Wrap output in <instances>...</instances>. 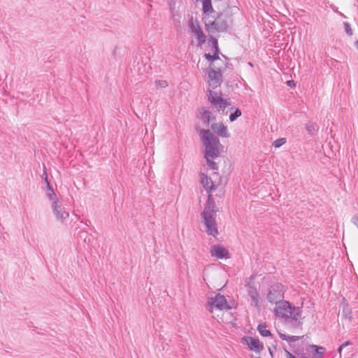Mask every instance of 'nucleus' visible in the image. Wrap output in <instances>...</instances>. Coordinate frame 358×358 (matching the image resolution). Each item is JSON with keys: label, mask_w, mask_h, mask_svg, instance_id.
<instances>
[{"label": "nucleus", "mask_w": 358, "mask_h": 358, "mask_svg": "<svg viewBox=\"0 0 358 358\" xmlns=\"http://www.w3.org/2000/svg\"><path fill=\"white\" fill-rule=\"evenodd\" d=\"M217 212H219V209L216 206L213 196L211 194H208L207 201L201 216L206 227V232L209 236H212L215 238L219 234L215 220L216 213Z\"/></svg>", "instance_id": "f257e3e1"}, {"label": "nucleus", "mask_w": 358, "mask_h": 358, "mask_svg": "<svg viewBox=\"0 0 358 358\" xmlns=\"http://www.w3.org/2000/svg\"><path fill=\"white\" fill-rule=\"evenodd\" d=\"M274 313L275 316L283 318L287 322L294 321L296 324V327H301L303 324L298 320L302 313L301 308L294 306L288 301L284 300L276 306Z\"/></svg>", "instance_id": "f03ea898"}, {"label": "nucleus", "mask_w": 358, "mask_h": 358, "mask_svg": "<svg viewBox=\"0 0 358 358\" xmlns=\"http://www.w3.org/2000/svg\"><path fill=\"white\" fill-rule=\"evenodd\" d=\"M200 137L205 148L203 157H210L211 159L218 157L220 155V148H222L219 138L209 129H205L200 130Z\"/></svg>", "instance_id": "7ed1b4c3"}, {"label": "nucleus", "mask_w": 358, "mask_h": 358, "mask_svg": "<svg viewBox=\"0 0 358 358\" xmlns=\"http://www.w3.org/2000/svg\"><path fill=\"white\" fill-rule=\"evenodd\" d=\"M285 286L280 282L272 285L268 289L266 299L271 303H275L278 306L284 301Z\"/></svg>", "instance_id": "20e7f679"}, {"label": "nucleus", "mask_w": 358, "mask_h": 358, "mask_svg": "<svg viewBox=\"0 0 358 358\" xmlns=\"http://www.w3.org/2000/svg\"><path fill=\"white\" fill-rule=\"evenodd\" d=\"M206 306L207 310L210 312H213L214 308L220 310H229L232 308L227 303L225 296L220 293L217 294L214 297L208 298Z\"/></svg>", "instance_id": "39448f33"}, {"label": "nucleus", "mask_w": 358, "mask_h": 358, "mask_svg": "<svg viewBox=\"0 0 358 358\" xmlns=\"http://www.w3.org/2000/svg\"><path fill=\"white\" fill-rule=\"evenodd\" d=\"M207 76L208 85L213 90L220 86L223 82L222 71L220 68H216L215 64L209 65L207 69Z\"/></svg>", "instance_id": "423d86ee"}, {"label": "nucleus", "mask_w": 358, "mask_h": 358, "mask_svg": "<svg viewBox=\"0 0 358 358\" xmlns=\"http://www.w3.org/2000/svg\"><path fill=\"white\" fill-rule=\"evenodd\" d=\"M207 96L208 101L215 106L217 110L224 111L231 104L226 99L222 97L221 92L218 95L217 92H213L212 90L208 89L207 90Z\"/></svg>", "instance_id": "0eeeda50"}, {"label": "nucleus", "mask_w": 358, "mask_h": 358, "mask_svg": "<svg viewBox=\"0 0 358 358\" xmlns=\"http://www.w3.org/2000/svg\"><path fill=\"white\" fill-rule=\"evenodd\" d=\"M241 343L248 345L250 350L255 353H260L264 349V344L257 337L243 336Z\"/></svg>", "instance_id": "6e6552de"}, {"label": "nucleus", "mask_w": 358, "mask_h": 358, "mask_svg": "<svg viewBox=\"0 0 358 358\" xmlns=\"http://www.w3.org/2000/svg\"><path fill=\"white\" fill-rule=\"evenodd\" d=\"M305 350L310 358H323L326 352V348L324 347L314 344L307 345Z\"/></svg>", "instance_id": "1a4fd4ad"}, {"label": "nucleus", "mask_w": 358, "mask_h": 358, "mask_svg": "<svg viewBox=\"0 0 358 358\" xmlns=\"http://www.w3.org/2000/svg\"><path fill=\"white\" fill-rule=\"evenodd\" d=\"M52 208L57 220L62 223H64L69 216V213L64 210L62 206L59 203V201H55L52 203Z\"/></svg>", "instance_id": "9d476101"}, {"label": "nucleus", "mask_w": 358, "mask_h": 358, "mask_svg": "<svg viewBox=\"0 0 358 358\" xmlns=\"http://www.w3.org/2000/svg\"><path fill=\"white\" fill-rule=\"evenodd\" d=\"M210 254L212 257H215L220 259H229L230 253L228 250L221 245H214L210 247Z\"/></svg>", "instance_id": "9b49d317"}, {"label": "nucleus", "mask_w": 358, "mask_h": 358, "mask_svg": "<svg viewBox=\"0 0 358 358\" xmlns=\"http://www.w3.org/2000/svg\"><path fill=\"white\" fill-rule=\"evenodd\" d=\"M199 176L200 182L203 187L208 193L211 194V192L215 189L211 178L208 177V176L203 173H200Z\"/></svg>", "instance_id": "f8f14e48"}, {"label": "nucleus", "mask_w": 358, "mask_h": 358, "mask_svg": "<svg viewBox=\"0 0 358 358\" xmlns=\"http://www.w3.org/2000/svg\"><path fill=\"white\" fill-rule=\"evenodd\" d=\"M224 13L222 12H217L215 17V20L217 22L219 32H227L229 29V22L227 17H224Z\"/></svg>", "instance_id": "ddd939ff"}, {"label": "nucleus", "mask_w": 358, "mask_h": 358, "mask_svg": "<svg viewBox=\"0 0 358 358\" xmlns=\"http://www.w3.org/2000/svg\"><path fill=\"white\" fill-rule=\"evenodd\" d=\"M211 129L218 136L228 138L230 136L227 127L222 122L213 123Z\"/></svg>", "instance_id": "4468645a"}, {"label": "nucleus", "mask_w": 358, "mask_h": 358, "mask_svg": "<svg viewBox=\"0 0 358 358\" xmlns=\"http://www.w3.org/2000/svg\"><path fill=\"white\" fill-rule=\"evenodd\" d=\"M208 16L205 15L203 17L204 24H205V29L208 32H213L215 31L219 32V29L217 28L218 24L217 20L215 19V20L210 21L208 20Z\"/></svg>", "instance_id": "2eb2a0df"}, {"label": "nucleus", "mask_w": 358, "mask_h": 358, "mask_svg": "<svg viewBox=\"0 0 358 358\" xmlns=\"http://www.w3.org/2000/svg\"><path fill=\"white\" fill-rule=\"evenodd\" d=\"M202 2V12L205 15H208L209 13H215L213 5L212 0H201Z\"/></svg>", "instance_id": "dca6fc26"}, {"label": "nucleus", "mask_w": 358, "mask_h": 358, "mask_svg": "<svg viewBox=\"0 0 358 358\" xmlns=\"http://www.w3.org/2000/svg\"><path fill=\"white\" fill-rule=\"evenodd\" d=\"M266 328V322H264V323L259 324L257 329L262 336L273 338V335L271 334V332L269 330H267Z\"/></svg>", "instance_id": "f3484780"}, {"label": "nucleus", "mask_w": 358, "mask_h": 358, "mask_svg": "<svg viewBox=\"0 0 358 358\" xmlns=\"http://www.w3.org/2000/svg\"><path fill=\"white\" fill-rule=\"evenodd\" d=\"M195 36L197 39V45L201 46L206 43L207 37L202 31L201 27H197L196 32H195Z\"/></svg>", "instance_id": "a211bd4d"}, {"label": "nucleus", "mask_w": 358, "mask_h": 358, "mask_svg": "<svg viewBox=\"0 0 358 358\" xmlns=\"http://www.w3.org/2000/svg\"><path fill=\"white\" fill-rule=\"evenodd\" d=\"M45 191L47 197L50 200L52 201V202L55 201H58L57 196L56 193L55 192L53 187L50 185V183H48V185L45 186Z\"/></svg>", "instance_id": "6ab92c4d"}, {"label": "nucleus", "mask_w": 358, "mask_h": 358, "mask_svg": "<svg viewBox=\"0 0 358 358\" xmlns=\"http://www.w3.org/2000/svg\"><path fill=\"white\" fill-rule=\"evenodd\" d=\"M208 44L211 46L213 52H220V49L218 44V40L214 36L210 35L208 38Z\"/></svg>", "instance_id": "aec40b11"}, {"label": "nucleus", "mask_w": 358, "mask_h": 358, "mask_svg": "<svg viewBox=\"0 0 358 358\" xmlns=\"http://www.w3.org/2000/svg\"><path fill=\"white\" fill-rule=\"evenodd\" d=\"M318 129L319 127L315 122H309L306 124V129L310 136H313Z\"/></svg>", "instance_id": "412c9836"}, {"label": "nucleus", "mask_w": 358, "mask_h": 358, "mask_svg": "<svg viewBox=\"0 0 358 358\" xmlns=\"http://www.w3.org/2000/svg\"><path fill=\"white\" fill-rule=\"evenodd\" d=\"M278 335L281 339L287 341L288 342H295L303 338V336H289L280 332H278Z\"/></svg>", "instance_id": "4be33fe9"}, {"label": "nucleus", "mask_w": 358, "mask_h": 358, "mask_svg": "<svg viewBox=\"0 0 358 358\" xmlns=\"http://www.w3.org/2000/svg\"><path fill=\"white\" fill-rule=\"evenodd\" d=\"M212 113L208 110L203 108V112L201 114V118L203 123L206 124H209L210 123V117H211Z\"/></svg>", "instance_id": "5701e85b"}, {"label": "nucleus", "mask_w": 358, "mask_h": 358, "mask_svg": "<svg viewBox=\"0 0 358 358\" xmlns=\"http://www.w3.org/2000/svg\"><path fill=\"white\" fill-rule=\"evenodd\" d=\"M231 110L234 109V111L231 113V114L229 115V120H230L231 122H234L239 117L241 116L242 112H241V110L238 108H234V107H231Z\"/></svg>", "instance_id": "b1692460"}, {"label": "nucleus", "mask_w": 358, "mask_h": 358, "mask_svg": "<svg viewBox=\"0 0 358 358\" xmlns=\"http://www.w3.org/2000/svg\"><path fill=\"white\" fill-rule=\"evenodd\" d=\"M293 348H295V345L292 346ZM294 353H295L299 358H310L309 356H308V353H306V351L304 352L303 349L297 347L295 349H293Z\"/></svg>", "instance_id": "393cba45"}, {"label": "nucleus", "mask_w": 358, "mask_h": 358, "mask_svg": "<svg viewBox=\"0 0 358 358\" xmlns=\"http://www.w3.org/2000/svg\"><path fill=\"white\" fill-rule=\"evenodd\" d=\"M248 293L249 296L259 295L257 287L254 284L248 283Z\"/></svg>", "instance_id": "a878e982"}, {"label": "nucleus", "mask_w": 358, "mask_h": 358, "mask_svg": "<svg viewBox=\"0 0 358 358\" xmlns=\"http://www.w3.org/2000/svg\"><path fill=\"white\" fill-rule=\"evenodd\" d=\"M206 160L207 165L213 170H218V164L213 161L210 157H204Z\"/></svg>", "instance_id": "bb28decb"}, {"label": "nucleus", "mask_w": 358, "mask_h": 358, "mask_svg": "<svg viewBox=\"0 0 358 358\" xmlns=\"http://www.w3.org/2000/svg\"><path fill=\"white\" fill-rule=\"evenodd\" d=\"M250 299H252V302H253V305L255 308H259L260 307V302L262 301V299L261 298L259 297V295H256V296H250Z\"/></svg>", "instance_id": "cd10ccee"}, {"label": "nucleus", "mask_w": 358, "mask_h": 358, "mask_svg": "<svg viewBox=\"0 0 358 358\" xmlns=\"http://www.w3.org/2000/svg\"><path fill=\"white\" fill-rule=\"evenodd\" d=\"M285 143H286L285 138H280L273 141V146H274L275 148H278L280 146H282V145H284Z\"/></svg>", "instance_id": "c85d7f7f"}, {"label": "nucleus", "mask_w": 358, "mask_h": 358, "mask_svg": "<svg viewBox=\"0 0 358 358\" xmlns=\"http://www.w3.org/2000/svg\"><path fill=\"white\" fill-rule=\"evenodd\" d=\"M196 22V24L195 25L193 22L192 18L189 21V27L191 29V31L192 33H194V34H195V32H196L197 27H200L197 20Z\"/></svg>", "instance_id": "c756f323"}, {"label": "nucleus", "mask_w": 358, "mask_h": 358, "mask_svg": "<svg viewBox=\"0 0 358 358\" xmlns=\"http://www.w3.org/2000/svg\"><path fill=\"white\" fill-rule=\"evenodd\" d=\"M41 177H42V180L44 181V182L45 183L46 185H48V183H50V182L48 180L47 169H46V167L45 165H43V174H42Z\"/></svg>", "instance_id": "7c9ffc66"}, {"label": "nucleus", "mask_w": 358, "mask_h": 358, "mask_svg": "<svg viewBox=\"0 0 358 358\" xmlns=\"http://www.w3.org/2000/svg\"><path fill=\"white\" fill-rule=\"evenodd\" d=\"M155 84L157 87H160L162 88H165L166 87H168V82L166 80H156L155 82Z\"/></svg>", "instance_id": "2f4dec72"}, {"label": "nucleus", "mask_w": 358, "mask_h": 358, "mask_svg": "<svg viewBox=\"0 0 358 358\" xmlns=\"http://www.w3.org/2000/svg\"><path fill=\"white\" fill-rule=\"evenodd\" d=\"M344 28L346 34L348 36L352 35V30L351 29L350 24L348 22H344Z\"/></svg>", "instance_id": "473e14b6"}, {"label": "nucleus", "mask_w": 358, "mask_h": 358, "mask_svg": "<svg viewBox=\"0 0 358 358\" xmlns=\"http://www.w3.org/2000/svg\"><path fill=\"white\" fill-rule=\"evenodd\" d=\"M203 57L210 62V65L214 64L213 62H215V59H213V57L210 53H204Z\"/></svg>", "instance_id": "72a5a7b5"}, {"label": "nucleus", "mask_w": 358, "mask_h": 358, "mask_svg": "<svg viewBox=\"0 0 358 358\" xmlns=\"http://www.w3.org/2000/svg\"><path fill=\"white\" fill-rule=\"evenodd\" d=\"M350 310L348 308V306L346 305V306H343L342 315L343 317H347L348 314H350Z\"/></svg>", "instance_id": "f704fd0d"}, {"label": "nucleus", "mask_w": 358, "mask_h": 358, "mask_svg": "<svg viewBox=\"0 0 358 358\" xmlns=\"http://www.w3.org/2000/svg\"><path fill=\"white\" fill-rule=\"evenodd\" d=\"M221 52H213V54L212 55V56L213 57V59H215V61H217V60H219L220 59V55H221Z\"/></svg>", "instance_id": "c9c22d12"}, {"label": "nucleus", "mask_w": 358, "mask_h": 358, "mask_svg": "<svg viewBox=\"0 0 358 358\" xmlns=\"http://www.w3.org/2000/svg\"><path fill=\"white\" fill-rule=\"evenodd\" d=\"M352 222L358 228V215H355L352 217Z\"/></svg>", "instance_id": "e433bc0d"}, {"label": "nucleus", "mask_w": 358, "mask_h": 358, "mask_svg": "<svg viewBox=\"0 0 358 358\" xmlns=\"http://www.w3.org/2000/svg\"><path fill=\"white\" fill-rule=\"evenodd\" d=\"M350 343V342L349 341H345L338 348V351L340 352L344 347L348 345Z\"/></svg>", "instance_id": "4c0bfd02"}, {"label": "nucleus", "mask_w": 358, "mask_h": 358, "mask_svg": "<svg viewBox=\"0 0 358 358\" xmlns=\"http://www.w3.org/2000/svg\"><path fill=\"white\" fill-rule=\"evenodd\" d=\"M287 358H296L290 352L284 348Z\"/></svg>", "instance_id": "58836bf2"}, {"label": "nucleus", "mask_w": 358, "mask_h": 358, "mask_svg": "<svg viewBox=\"0 0 358 358\" xmlns=\"http://www.w3.org/2000/svg\"><path fill=\"white\" fill-rule=\"evenodd\" d=\"M287 86L290 87H295V83L293 80H288L287 81Z\"/></svg>", "instance_id": "ea45409f"}, {"label": "nucleus", "mask_w": 358, "mask_h": 358, "mask_svg": "<svg viewBox=\"0 0 358 358\" xmlns=\"http://www.w3.org/2000/svg\"><path fill=\"white\" fill-rule=\"evenodd\" d=\"M225 66H226V68H227V69H233V64H232L231 63L227 62V63L225 64Z\"/></svg>", "instance_id": "a19ab883"}, {"label": "nucleus", "mask_w": 358, "mask_h": 358, "mask_svg": "<svg viewBox=\"0 0 358 358\" xmlns=\"http://www.w3.org/2000/svg\"><path fill=\"white\" fill-rule=\"evenodd\" d=\"M271 346H272V348H273L275 350H278V348H277V341H274V343H273V344L271 345Z\"/></svg>", "instance_id": "79ce46f5"}, {"label": "nucleus", "mask_w": 358, "mask_h": 358, "mask_svg": "<svg viewBox=\"0 0 358 358\" xmlns=\"http://www.w3.org/2000/svg\"><path fill=\"white\" fill-rule=\"evenodd\" d=\"M215 116L212 113L211 117H210V122L215 120Z\"/></svg>", "instance_id": "37998d69"}, {"label": "nucleus", "mask_w": 358, "mask_h": 358, "mask_svg": "<svg viewBox=\"0 0 358 358\" xmlns=\"http://www.w3.org/2000/svg\"><path fill=\"white\" fill-rule=\"evenodd\" d=\"M268 351H269V353H270L271 357L273 358V350H272L271 348L268 347Z\"/></svg>", "instance_id": "c03bdc74"}, {"label": "nucleus", "mask_w": 358, "mask_h": 358, "mask_svg": "<svg viewBox=\"0 0 358 358\" xmlns=\"http://www.w3.org/2000/svg\"><path fill=\"white\" fill-rule=\"evenodd\" d=\"M116 51H117V47H115V48H114V50H113V55L114 57H115V56H116Z\"/></svg>", "instance_id": "a18cd8bd"}, {"label": "nucleus", "mask_w": 358, "mask_h": 358, "mask_svg": "<svg viewBox=\"0 0 358 358\" xmlns=\"http://www.w3.org/2000/svg\"><path fill=\"white\" fill-rule=\"evenodd\" d=\"M221 55L222 56L223 58H224V59L229 60V58L226 55H223L222 53L221 54Z\"/></svg>", "instance_id": "49530a36"}, {"label": "nucleus", "mask_w": 358, "mask_h": 358, "mask_svg": "<svg viewBox=\"0 0 358 358\" xmlns=\"http://www.w3.org/2000/svg\"><path fill=\"white\" fill-rule=\"evenodd\" d=\"M355 46L358 49V40L355 42Z\"/></svg>", "instance_id": "de8ad7c7"}, {"label": "nucleus", "mask_w": 358, "mask_h": 358, "mask_svg": "<svg viewBox=\"0 0 358 358\" xmlns=\"http://www.w3.org/2000/svg\"><path fill=\"white\" fill-rule=\"evenodd\" d=\"M248 64H249L250 66H253V65H252V62H248Z\"/></svg>", "instance_id": "09e8293b"}, {"label": "nucleus", "mask_w": 358, "mask_h": 358, "mask_svg": "<svg viewBox=\"0 0 358 358\" xmlns=\"http://www.w3.org/2000/svg\"><path fill=\"white\" fill-rule=\"evenodd\" d=\"M88 222H89V223H90V220H87V222H86V223H85V224H86L87 225H88Z\"/></svg>", "instance_id": "8fccbe9b"}, {"label": "nucleus", "mask_w": 358, "mask_h": 358, "mask_svg": "<svg viewBox=\"0 0 358 358\" xmlns=\"http://www.w3.org/2000/svg\"><path fill=\"white\" fill-rule=\"evenodd\" d=\"M257 358H261V357H257Z\"/></svg>", "instance_id": "3c124183"}]
</instances>
